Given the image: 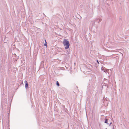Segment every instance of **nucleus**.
Listing matches in <instances>:
<instances>
[{"label": "nucleus", "instance_id": "f257e3e1", "mask_svg": "<svg viewBox=\"0 0 129 129\" xmlns=\"http://www.w3.org/2000/svg\"><path fill=\"white\" fill-rule=\"evenodd\" d=\"M63 44L64 46H66L65 48L66 49H68L69 47V42L66 39H64L63 41Z\"/></svg>", "mask_w": 129, "mask_h": 129}, {"label": "nucleus", "instance_id": "f03ea898", "mask_svg": "<svg viewBox=\"0 0 129 129\" xmlns=\"http://www.w3.org/2000/svg\"><path fill=\"white\" fill-rule=\"evenodd\" d=\"M25 82H26L25 84V87L26 88H27L28 87V84L27 82L26 81H25Z\"/></svg>", "mask_w": 129, "mask_h": 129}, {"label": "nucleus", "instance_id": "7ed1b4c3", "mask_svg": "<svg viewBox=\"0 0 129 129\" xmlns=\"http://www.w3.org/2000/svg\"><path fill=\"white\" fill-rule=\"evenodd\" d=\"M56 84L58 86H59V84L58 81L56 82Z\"/></svg>", "mask_w": 129, "mask_h": 129}, {"label": "nucleus", "instance_id": "20e7f679", "mask_svg": "<svg viewBox=\"0 0 129 129\" xmlns=\"http://www.w3.org/2000/svg\"><path fill=\"white\" fill-rule=\"evenodd\" d=\"M108 122V120L107 119H106L105 121V123H107Z\"/></svg>", "mask_w": 129, "mask_h": 129}, {"label": "nucleus", "instance_id": "39448f33", "mask_svg": "<svg viewBox=\"0 0 129 129\" xmlns=\"http://www.w3.org/2000/svg\"><path fill=\"white\" fill-rule=\"evenodd\" d=\"M44 45L45 46H46L47 47V44L45 43V44H44Z\"/></svg>", "mask_w": 129, "mask_h": 129}, {"label": "nucleus", "instance_id": "423d86ee", "mask_svg": "<svg viewBox=\"0 0 129 129\" xmlns=\"http://www.w3.org/2000/svg\"><path fill=\"white\" fill-rule=\"evenodd\" d=\"M97 62H98V63H99V61H98V60H97Z\"/></svg>", "mask_w": 129, "mask_h": 129}, {"label": "nucleus", "instance_id": "0eeeda50", "mask_svg": "<svg viewBox=\"0 0 129 129\" xmlns=\"http://www.w3.org/2000/svg\"><path fill=\"white\" fill-rule=\"evenodd\" d=\"M45 42L46 43V40H45Z\"/></svg>", "mask_w": 129, "mask_h": 129}]
</instances>
